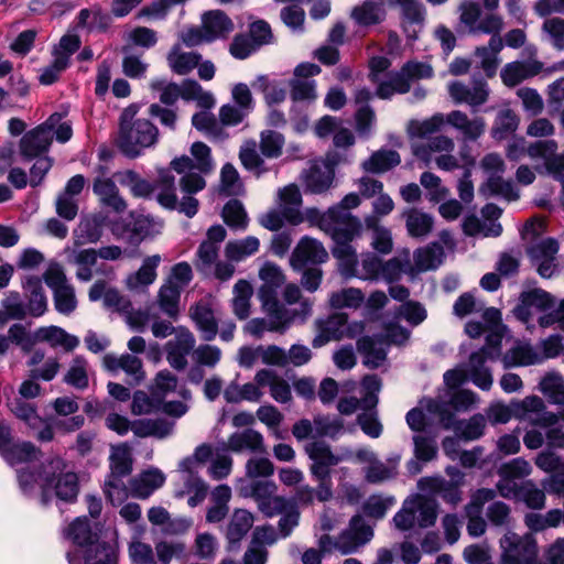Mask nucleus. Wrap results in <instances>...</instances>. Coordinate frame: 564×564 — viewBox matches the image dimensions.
<instances>
[{
  "instance_id": "1",
  "label": "nucleus",
  "mask_w": 564,
  "mask_h": 564,
  "mask_svg": "<svg viewBox=\"0 0 564 564\" xmlns=\"http://www.w3.org/2000/svg\"><path fill=\"white\" fill-rule=\"evenodd\" d=\"M140 105L131 104L119 116L117 144L128 158H137L145 148L158 142L159 129L150 119L139 118Z\"/></svg>"
},
{
  "instance_id": "2",
  "label": "nucleus",
  "mask_w": 564,
  "mask_h": 564,
  "mask_svg": "<svg viewBox=\"0 0 564 564\" xmlns=\"http://www.w3.org/2000/svg\"><path fill=\"white\" fill-rule=\"evenodd\" d=\"M63 113L54 112L43 123L23 134L19 142V153L24 161L46 155L54 137L61 143L70 140L73 129L69 122L63 121Z\"/></svg>"
},
{
  "instance_id": "3",
  "label": "nucleus",
  "mask_w": 564,
  "mask_h": 564,
  "mask_svg": "<svg viewBox=\"0 0 564 564\" xmlns=\"http://www.w3.org/2000/svg\"><path fill=\"white\" fill-rule=\"evenodd\" d=\"M458 11L460 23L464 24L470 33L491 34L488 45L481 47L489 48V52L497 56L503 47V41L499 36V33L503 29L501 15L482 12L480 3L475 0H464L458 7Z\"/></svg>"
},
{
  "instance_id": "4",
  "label": "nucleus",
  "mask_w": 564,
  "mask_h": 564,
  "mask_svg": "<svg viewBox=\"0 0 564 564\" xmlns=\"http://www.w3.org/2000/svg\"><path fill=\"white\" fill-rule=\"evenodd\" d=\"M310 214V218L332 238L334 245L350 243L361 236L362 223L345 208L329 207L323 214L313 209Z\"/></svg>"
},
{
  "instance_id": "5",
  "label": "nucleus",
  "mask_w": 564,
  "mask_h": 564,
  "mask_svg": "<svg viewBox=\"0 0 564 564\" xmlns=\"http://www.w3.org/2000/svg\"><path fill=\"white\" fill-rule=\"evenodd\" d=\"M66 462L61 457L52 458L42 465L39 479L42 487V502L48 503V490L54 489L61 500L72 502L76 499L79 486L75 473L66 470Z\"/></svg>"
},
{
  "instance_id": "6",
  "label": "nucleus",
  "mask_w": 564,
  "mask_h": 564,
  "mask_svg": "<svg viewBox=\"0 0 564 564\" xmlns=\"http://www.w3.org/2000/svg\"><path fill=\"white\" fill-rule=\"evenodd\" d=\"M438 503L423 495L406 498L402 508L394 514L393 523L400 531H409L419 527L425 529L435 524Z\"/></svg>"
},
{
  "instance_id": "7",
  "label": "nucleus",
  "mask_w": 564,
  "mask_h": 564,
  "mask_svg": "<svg viewBox=\"0 0 564 564\" xmlns=\"http://www.w3.org/2000/svg\"><path fill=\"white\" fill-rule=\"evenodd\" d=\"M133 457L128 443L111 445L109 455L110 474L105 484L106 498L112 503H120L127 497L123 477L132 473Z\"/></svg>"
},
{
  "instance_id": "8",
  "label": "nucleus",
  "mask_w": 564,
  "mask_h": 564,
  "mask_svg": "<svg viewBox=\"0 0 564 564\" xmlns=\"http://www.w3.org/2000/svg\"><path fill=\"white\" fill-rule=\"evenodd\" d=\"M434 76L433 67L424 62L408 61L397 70L389 73V78L379 83L376 96L380 99H390L394 94H406L411 90L413 82L430 79Z\"/></svg>"
},
{
  "instance_id": "9",
  "label": "nucleus",
  "mask_w": 564,
  "mask_h": 564,
  "mask_svg": "<svg viewBox=\"0 0 564 564\" xmlns=\"http://www.w3.org/2000/svg\"><path fill=\"white\" fill-rule=\"evenodd\" d=\"M260 302L274 333L280 334L285 333L295 321L304 323L312 315L313 311L312 300H302L301 306L296 308H288L285 304L278 300V295L260 299Z\"/></svg>"
},
{
  "instance_id": "10",
  "label": "nucleus",
  "mask_w": 564,
  "mask_h": 564,
  "mask_svg": "<svg viewBox=\"0 0 564 564\" xmlns=\"http://www.w3.org/2000/svg\"><path fill=\"white\" fill-rule=\"evenodd\" d=\"M502 564H536L538 543L530 534L519 535L508 531L500 540Z\"/></svg>"
},
{
  "instance_id": "11",
  "label": "nucleus",
  "mask_w": 564,
  "mask_h": 564,
  "mask_svg": "<svg viewBox=\"0 0 564 564\" xmlns=\"http://www.w3.org/2000/svg\"><path fill=\"white\" fill-rule=\"evenodd\" d=\"M448 94L457 105H467L474 111L485 105L489 99L490 89L481 77H474L470 83L453 82L448 85Z\"/></svg>"
},
{
  "instance_id": "12",
  "label": "nucleus",
  "mask_w": 564,
  "mask_h": 564,
  "mask_svg": "<svg viewBox=\"0 0 564 564\" xmlns=\"http://www.w3.org/2000/svg\"><path fill=\"white\" fill-rule=\"evenodd\" d=\"M196 345L194 334L186 327H178L175 336L164 345L166 361L176 371H183L188 366L187 356H193Z\"/></svg>"
},
{
  "instance_id": "13",
  "label": "nucleus",
  "mask_w": 564,
  "mask_h": 564,
  "mask_svg": "<svg viewBox=\"0 0 564 564\" xmlns=\"http://www.w3.org/2000/svg\"><path fill=\"white\" fill-rule=\"evenodd\" d=\"M305 453L313 462L310 471L317 481L332 484L330 469L336 466L340 458L336 456L330 446L324 441H313L305 445Z\"/></svg>"
},
{
  "instance_id": "14",
  "label": "nucleus",
  "mask_w": 564,
  "mask_h": 564,
  "mask_svg": "<svg viewBox=\"0 0 564 564\" xmlns=\"http://www.w3.org/2000/svg\"><path fill=\"white\" fill-rule=\"evenodd\" d=\"M372 536L373 530L366 523L365 519L359 514L354 516L348 528L337 536V551L343 555L355 553L368 543Z\"/></svg>"
},
{
  "instance_id": "15",
  "label": "nucleus",
  "mask_w": 564,
  "mask_h": 564,
  "mask_svg": "<svg viewBox=\"0 0 564 564\" xmlns=\"http://www.w3.org/2000/svg\"><path fill=\"white\" fill-rule=\"evenodd\" d=\"M329 256L321 241L304 236L294 248L290 263L294 271L304 270L307 265H319L328 260Z\"/></svg>"
},
{
  "instance_id": "16",
  "label": "nucleus",
  "mask_w": 564,
  "mask_h": 564,
  "mask_svg": "<svg viewBox=\"0 0 564 564\" xmlns=\"http://www.w3.org/2000/svg\"><path fill=\"white\" fill-rule=\"evenodd\" d=\"M555 297L542 289L524 291L519 296V303L513 308L514 316L529 323L535 312H546L554 308Z\"/></svg>"
},
{
  "instance_id": "17",
  "label": "nucleus",
  "mask_w": 564,
  "mask_h": 564,
  "mask_svg": "<svg viewBox=\"0 0 564 564\" xmlns=\"http://www.w3.org/2000/svg\"><path fill=\"white\" fill-rule=\"evenodd\" d=\"M445 120L460 134L464 143L475 142L486 132V120L480 116L470 118L462 110H453L445 115Z\"/></svg>"
},
{
  "instance_id": "18",
  "label": "nucleus",
  "mask_w": 564,
  "mask_h": 564,
  "mask_svg": "<svg viewBox=\"0 0 564 564\" xmlns=\"http://www.w3.org/2000/svg\"><path fill=\"white\" fill-rule=\"evenodd\" d=\"M106 219L101 213L83 217L73 232L74 247L97 243L102 237Z\"/></svg>"
},
{
  "instance_id": "19",
  "label": "nucleus",
  "mask_w": 564,
  "mask_h": 564,
  "mask_svg": "<svg viewBox=\"0 0 564 564\" xmlns=\"http://www.w3.org/2000/svg\"><path fill=\"white\" fill-rule=\"evenodd\" d=\"M188 314L205 341H212L216 338L218 322L208 301L200 300L196 302L189 307Z\"/></svg>"
},
{
  "instance_id": "20",
  "label": "nucleus",
  "mask_w": 564,
  "mask_h": 564,
  "mask_svg": "<svg viewBox=\"0 0 564 564\" xmlns=\"http://www.w3.org/2000/svg\"><path fill=\"white\" fill-rule=\"evenodd\" d=\"M543 68V63L536 59L514 61L506 64L500 77L508 87H516L520 83L536 76Z\"/></svg>"
},
{
  "instance_id": "21",
  "label": "nucleus",
  "mask_w": 564,
  "mask_h": 564,
  "mask_svg": "<svg viewBox=\"0 0 564 564\" xmlns=\"http://www.w3.org/2000/svg\"><path fill=\"white\" fill-rule=\"evenodd\" d=\"M180 187L181 191L185 194L181 200H178V205L176 209L181 213H184L187 217L192 218L197 214L198 210V200L193 197V194L200 192L206 186V181L197 173H189L183 175L180 178Z\"/></svg>"
},
{
  "instance_id": "22",
  "label": "nucleus",
  "mask_w": 564,
  "mask_h": 564,
  "mask_svg": "<svg viewBox=\"0 0 564 564\" xmlns=\"http://www.w3.org/2000/svg\"><path fill=\"white\" fill-rule=\"evenodd\" d=\"M348 322V316L345 313H334L325 321H319L318 334L314 337L312 345L314 348H319L332 340H339L345 335V327Z\"/></svg>"
},
{
  "instance_id": "23",
  "label": "nucleus",
  "mask_w": 564,
  "mask_h": 564,
  "mask_svg": "<svg viewBox=\"0 0 564 564\" xmlns=\"http://www.w3.org/2000/svg\"><path fill=\"white\" fill-rule=\"evenodd\" d=\"M26 299L28 315L40 317L47 311V299L45 295L42 280L39 276H26L22 283Z\"/></svg>"
},
{
  "instance_id": "24",
  "label": "nucleus",
  "mask_w": 564,
  "mask_h": 564,
  "mask_svg": "<svg viewBox=\"0 0 564 564\" xmlns=\"http://www.w3.org/2000/svg\"><path fill=\"white\" fill-rule=\"evenodd\" d=\"M259 386L268 387L271 398L279 403L292 401V391L289 382L271 369H261L254 376Z\"/></svg>"
},
{
  "instance_id": "25",
  "label": "nucleus",
  "mask_w": 564,
  "mask_h": 564,
  "mask_svg": "<svg viewBox=\"0 0 564 564\" xmlns=\"http://www.w3.org/2000/svg\"><path fill=\"white\" fill-rule=\"evenodd\" d=\"M202 25L210 42L218 39H227L235 30L232 20L221 10L204 12L202 15Z\"/></svg>"
},
{
  "instance_id": "26",
  "label": "nucleus",
  "mask_w": 564,
  "mask_h": 564,
  "mask_svg": "<svg viewBox=\"0 0 564 564\" xmlns=\"http://www.w3.org/2000/svg\"><path fill=\"white\" fill-rule=\"evenodd\" d=\"M384 341L380 336H362L357 343V350L364 357V365L369 369L379 368L387 359Z\"/></svg>"
},
{
  "instance_id": "27",
  "label": "nucleus",
  "mask_w": 564,
  "mask_h": 564,
  "mask_svg": "<svg viewBox=\"0 0 564 564\" xmlns=\"http://www.w3.org/2000/svg\"><path fill=\"white\" fill-rule=\"evenodd\" d=\"M175 427V421L166 417L140 419L131 424V431L138 437L165 438L170 436Z\"/></svg>"
},
{
  "instance_id": "28",
  "label": "nucleus",
  "mask_w": 564,
  "mask_h": 564,
  "mask_svg": "<svg viewBox=\"0 0 564 564\" xmlns=\"http://www.w3.org/2000/svg\"><path fill=\"white\" fill-rule=\"evenodd\" d=\"M446 124L445 115L437 112L424 120H410L406 126V133L413 142H425L435 133L440 132Z\"/></svg>"
},
{
  "instance_id": "29",
  "label": "nucleus",
  "mask_w": 564,
  "mask_h": 564,
  "mask_svg": "<svg viewBox=\"0 0 564 564\" xmlns=\"http://www.w3.org/2000/svg\"><path fill=\"white\" fill-rule=\"evenodd\" d=\"M37 343H46L52 348L61 347L66 352H72L79 345V338L68 334L58 326H43L37 328Z\"/></svg>"
},
{
  "instance_id": "30",
  "label": "nucleus",
  "mask_w": 564,
  "mask_h": 564,
  "mask_svg": "<svg viewBox=\"0 0 564 564\" xmlns=\"http://www.w3.org/2000/svg\"><path fill=\"white\" fill-rule=\"evenodd\" d=\"M156 202L166 209H176L178 199L176 195L175 176L171 170H160L154 181Z\"/></svg>"
},
{
  "instance_id": "31",
  "label": "nucleus",
  "mask_w": 564,
  "mask_h": 564,
  "mask_svg": "<svg viewBox=\"0 0 564 564\" xmlns=\"http://www.w3.org/2000/svg\"><path fill=\"white\" fill-rule=\"evenodd\" d=\"M31 356L26 361L30 367V378L41 379L44 381L53 380L61 369V364L57 357H50L45 360L43 366L39 365L44 360L45 352L42 349H33L30 351Z\"/></svg>"
},
{
  "instance_id": "32",
  "label": "nucleus",
  "mask_w": 564,
  "mask_h": 564,
  "mask_svg": "<svg viewBox=\"0 0 564 564\" xmlns=\"http://www.w3.org/2000/svg\"><path fill=\"white\" fill-rule=\"evenodd\" d=\"M227 445L228 448L235 453L243 451L259 454L265 453L262 434L252 429H246L241 432L231 434L228 438Z\"/></svg>"
},
{
  "instance_id": "33",
  "label": "nucleus",
  "mask_w": 564,
  "mask_h": 564,
  "mask_svg": "<svg viewBox=\"0 0 564 564\" xmlns=\"http://www.w3.org/2000/svg\"><path fill=\"white\" fill-rule=\"evenodd\" d=\"M387 15L382 2L375 0H366L359 6L352 8L350 18L361 26H370L380 24Z\"/></svg>"
},
{
  "instance_id": "34",
  "label": "nucleus",
  "mask_w": 564,
  "mask_h": 564,
  "mask_svg": "<svg viewBox=\"0 0 564 564\" xmlns=\"http://www.w3.org/2000/svg\"><path fill=\"white\" fill-rule=\"evenodd\" d=\"M412 153L420 160L430 161L433 152L452 153L455 149L454 140L445 134H437L429 138L426 142H413Z\"/></svg>"
},
{
  "instance_id": "35",
  "label": "nucleus",
  "mask_w": 564,
  "mask_h": 564,
  "mask_svg": "<svg viewBox=\"0 0 564 564\" xmlns=\"http://www.w3.org/2000/svg\"><path fill=\"white\" fill-rule=\"evenodd\" d=\"M202 55L197 52H183L178 44L172 46L166 61L171 70L177 75H187L197 67Z\"/></svg>"
},
{
  "instance_id": "36",
  "label": "nucleus",
  "mask_w": 564,
  "mask_h": 564,
  "mask_svg": "<svg viewBox=\"0 0 564 564\" xmlns=\"http://www.w3.org/2000/svg\"><path fill=\"white\" fill-rule=\"evenodd\" d=\"M262 285L258 290V297L276 296L279 288L285 282V275L279 265L265 262L259 271Z\"/></svg>"
},
{
  "instance_id": "37",
  "label": "nucleus",
  "mask_w": 564,
  "mask_h": 564,
  "mask_svg": "<svg viewBox=\"0 0 564 564\" xmlns=\"http://www.w3.org/2000/svg\"><path fill=\"white\" fill-rule=\"evenodd\" d=\"M279 196L285 219L293 225L302 223L303 217L300 212L302 195L299 187L294 184L285 186L279 192Z\"/></svg>"
},
{
  "instance_id": "38",
  "label": "nucleus",
  "mask_w": 564,
  "mask_h": 564,
  "mask_svg": "<svg viewBox=\"0 0 564 564\" xmlns=\"http://www.w3.org/2000/svg\"><path fill=\"white\" fill-rule=\"evenodd\" d=\"M97 260L98 254L95 248L74 247L69 261L77 265L76 278L88 282L94 276L93 267L96 265Z\"/></svg>"
},
{
  "instance_id": "39",
  "label": "nucleus",
  "mask_w": 564,
  "mask_h": 564,
  "mask_svg": "<svg viewBox=\"0 0 564 564\" xmlns=\"http://www.w3.org/2000/svg\"><path fill=\"white\" fill-rule=\"evenodd\" d=\"M400 459V455H393L387 462L376 459L365 469L366 480L370 484H380L394 478L398 475Z\"/></svg>"
},
{
  "instance_id": "40",
  "label": "nucleus",
  "mask_w": 564,
  "mask_h": 564,
  "mask_svg": "<svg viewBox=\"0 0 564 564\" xmlns=\"http://www.w3.org/2000/svg\"><path fill=\"white\" fill-rule=\"evenodd\" d=\"M181 98L185 101H196L204 110L212 109L216 101L212 93L203 89L200 84L194 79H184L178 84Z\"/></svg>"
},
{
  "instance_id": "41",
  "label": "nucleus",
  "mask_w": 564,
  "mask_h": 564,
  "mask_svg": "<svg viewBox=\"0 0 564 564\" xmlns=\"http://www.w3.org/2000/svg\"><path fill=\"white\" fill-rule=\"evenodd\" d=\"M334 171L329 166H312L305 177V189L312 194H322L328 191L334 182Z\"/></svg>"
},
{
  "instance_id": "42",
  "label": "nucleus",
  "mask_w": 564,
  "mask_h": 564,
  "mask_svg": "<svg viewBox=\"0 0 564 564\" xmlns=\"http://www.w3.org/2000/svg\"><path fill=\"white\" fill-rule=\"evenodd\" d=\"M408 234L413 238L427 236L434 226V219L417 208H410L403 213Z\"/></svg>"
},
{
  "instance_id": "43",
  "label": "nucleus",
  "mask_w": 564,
  "mask_h": 564,
  "mask_svg": "<svg viewBox=\"0 0 564 564\" xmlns=\"http://www.w3.org/2000/svg\"><path fill=\"white\" fill-rule=\"evenodd\" d=\"M401 163L400 154L394 150H379L373 152L362 163V169L372 174H382L398 166Z\"/></svg>"
},
{
  "instance_id": "44",
  "label": "nucleus",
  "mask_w": 564,
  "mask_h": 564,
  "mask_svg": "<svg viewBox=\"0 0 564 564\" xmlns=\"http://www.w3.org/2000/svg\"><path fill=\"white\" fill-rule=\"evenodd\" d=\"M259 145L253 139L246 140L239 150V160L241 165L257 176H260L268 172L264 165L263 155L258 150Z\"/></svg>"
},
{
  "instance_id": "45",
  "label": "nucleus",
  "mask_w": 564,
  "mask_h": 564,
  "mask_svg": "<svg viewBox=\"0 0 564 564\" xmlns=\"http://www.w3.org/2000/svg\"><path fill=\"white\" fill-rule=\"evenodd\" d=\"M333 498L332 484L318 481V486L313 488L308 485H302L296 488L294 501L304 507L312 506L315 500L327 502Z\"/></svg>"
},
{
  "instance_id": "46",
  "label": "nucleus",
  "mask_w": 564,
  "mask_h": 564,
  "mask_svg": "<svg viewBox=\"0 0 564 564\" xmlns=\"http://www.w3.org/2000/svg\"><path fill=\"white\" fill-rule=\"evenodd\" d=\"M254 522L253 514L246 509H236L227 525L226 536L230 543H239L250 531Z\"/></svg>"
},
{
  "instance_id": "47",
  "label": "nucleus",
  "mask_w": 564,
  "mask_h": 564,
  "mask_svg": "<svg viewBox=\"0 0 564 564\" xmlns=\"http://www.w3.org/2000/svg\"><path fill=\"white\" fill-rule=\"evenodd\" d=\"M41 451L31 442L13 441L2 453V458L11 466L29 463L39 457Z\"/></svg>"
},
{
  "instance_id": "48",
  "label": "nucleus",
  "mask_w": 564,
  "mask_h": 564,
  "mask_svg": "<svg viewBox=\"0 0 564 564\" xmlns=\"http://www.w3.org/2000/svg\"><path fill=\"white\" fill-rule=\"evenodd\" d=\"M332 253L339 262V271L343 276L351 279L358 275V257L351 242L334 245Z\"/></svg>"
},
{
  "instance_id": "49",
  "label": "nucleus",
  "mask_w": 564,
  "mask_h": 564,
  "mask_svg": "<svg viewBox=\"0 0 564 564\" xmlns=\"http://www.w3.org/2000/svg\"><path fill=\"white\" fill-rule=\"evenodd\" d=\"M164 482V476L159 470H148L133 478L130 482L132 495L140 499H147Z\"/></svg>"
},
{
  "instance_id": "50",
  "label": "nucleus",
  "mask_w": 564,
  "mask_h": 564,
  "mask_svg": "<svg viewBox=\"0 0 564 564\" xmlns=\"http://www.w3.org/2000/svg\"><path fill=\"white\" fill-rule=\"evenodd\" d=\"M365 226L368 230L372 231V248L382 254L390 253L393 248L391 231L380 225V220L377 219V216H366Z\"/></svg>"
},
{
  "instance_id": "51",
  "label": "nucleus",
  "mask_w": 564,
  "mask_h": 564,
  "mask_svg": "<svg viewBox=\"0 0 564 564\" xmlns=\"http://www.w3.org/2000/svg\"><path fill=\"white\" fill-rule=\"evenodd\" d=\"M160 261L161 257L159 254L145 258L140 269L127 278V286L130 290H137L152 284L156 279V268Z\"/></svg>"
},
{
  "instance_id": "52",
  "label": "nucleus",
  "mask_w": 564,
  "mask_h": 564,
  "mask_svg": "<svg viewBox=\"0 0 564 564\" xmlns=\"http://www.w3.org/2000/svg\"><path fill=\"white\" fill-rule=\"evenodd\" d=\"M88 361L84 356H76L73 358L69 368L63 377L64 383L73 387L76 390H85L89 386L88 378Z\"/></svg>"
},
{
  "instance_id": "53",
  "label": "nucleus",
  "mask_w": 564,
  "mask_h": 564,
  "mask_svg": "<svg viewBox=\"0 0 564 564\" xmlns=\"http://www.w3.org/2000/svg\"><path fill=\"white\" fill-rule=\"evenodd\" d=\"M252 87L263 95L264 101L269 107L280 105L286 98L285 88L275 80H270L268 76L260 75L252 83Z\"/></svg>"
},
{
  "instance_id": "54",
  "label": "nucleus",
  "mask_w": 564,
  "mask_h": 564,
  "mask_svg": "<svg viewBox=\"0 0 564 564\" xmlns=\"http://www.w3.org/2000/svg\"><path fill=\"white\" fill-rule=\"evenodd\" d=\"M117 562L118 550L113 543L97 541L87 549L85 564H117Z\"/></svg>"
},
{
  "instance_id": "55",
  "label": "nucleus",
  "mask_w": 564,
  "mask_h": 564,
  "mask_svg": "<svg viewBox=\"0 0 564 564\" xmlns=\"http://www.w3.org/2000/svg\"><path fill=\"white\" fill-rule=\"evenodd\" d=\"M182 289L173 283V281H165L160 288L158 294V304L161 311L167 316L175 318L178 315V303Z\"/></svg>"
},
{
  "instance_id": "56",
  "label": "nucleus",
  "mask_w": 564,
  "mask_h": 564,
  "mask_svg": "<svg viewBox=\"0 0 564 564\" xmlns=\"http://www.w3.org/2000/svg\"><path fill=\"white\" fill-rule=\"evenodd\" d=\"M118 180L121 185L129 187L132 195L135 197L151 198L155 193L154 183L142 178L137 172L132 170L118 173Z\"/></svg>"
},
{
  "instance_id": "57",
  "label": "nucleus",
  "mask_w": 564,
  "mask_h": 564,
  "mask_svg": "<svg viewBox=\"0 0 564 564\" xmlns=\"http://www.w3.org/2000/svg\"><path fill=\"white\" fill-rule=\"evenodd\" d=\"M260 241L257 237L248 236L240 240H232L227 242L225 247V254L228 260L239 262L247 257L258 252Z\"/></svg>"
},
{
  "instance_id": "58",
  "label": "nucleus",
  "mask_w": 564,
  "mask_h": 564,
  "mask_svg": "<svg viewBox=\"0 0 564 564\" xmlns=\"http://www.w3.org/2000/svg\"><path fill=\"white\" fill-rule=\"evenodd\" d=\"M253 294L251 284L246 280H239L234 286L232 311L239 319H246L250 315V300Z\"/></svg>"
},
{
  "instance_id": "59",
  "label": "nucleus",
  "mask_w": 564,
  "mask_h": 564,
  "mask_svg": "<svg viewBox=\"0 0 564 564\" xmlns=\"http://www.w3.org/2000/svg\"><path fill=\"white\" fill-rule=\"evenodd\" d=\"M365 301V294L360 289L346 288L337 292H333L329 296V305L333 308H358Z\"/></svg>"
},
{
  "instance_id": "60",
  "label": "nucleus",
  "mask_w": 564,
  "mask_h": 564,
  "mask_svg": "<svg viewBox=\"0 0 564 564\" xmlns=\"http://www.w3.org/2000/svg\"><path fill=\"white\" fill-rule=\"evenodd\" d=\"M444 248L440 242H432L425 248L419 249L414 254L415 265L422 270L437 268L443 260Z\"/></svg>"
},
{
  "instance_id": "61",
  "label": "nucleus",
  "mask_w": 564,
  "mask_h": 564,
  "mask_svg": "<svg viewBox=\"0 0 564 564\" xmlns=\"http://www.w3.org/2000/svg\"><path fill=\"white\" fill-rule=\"evenodd\" d=\"M518 500L529 509L542 510L545 507L546 496L532 480H527L519 485Z\"/></svg>"
},
{
  "instance_id": "62",
  "label": "nucleus",
  "mask_w": 564,
  "mask_h": 564,
  "mask_svg": "<svg viewBox=\"0 0 564 564\" xmlns=\"http://www.w3.org/2000/svg\"><path fill=\"white\" fill-rule=\"evenodd\" d=\"M285 144L284 135L274 130H263L260 133L259 149L267 159H276L282 155Z\"/></svg>"
},
{
  "instance_id": "63",
  "label": "nucleus",
  "mask_w": 564,
  "mask_h": 564,
  "mask_svg": "<svg viewBox=\"0 0 564 564\" xmlns=\"http://www.w3.org/2000/svg\"><path fill=\"white\" fill-rule=\"evenodd\" d=\"M545 41L557 51H564V19L546 18L541 26Z\"/></svg>"
},
{
  "instance_id": "64",
  "label": "nucleus",
  "mask_w": 564,
  "mask_h": 564,
  "mask_svg": "<svg viewBox=\"0 0 564 564\" xmlns=\"http://www.w3.org/2000/svg\"><path fill=\"white\" fill-rule=\"evenodd\" d=\"M9 406L15 417L25 422L31 429H39L44 423V420L37 414L36 408L21 398H14Z\"/></svg>"
}]
</instances>
